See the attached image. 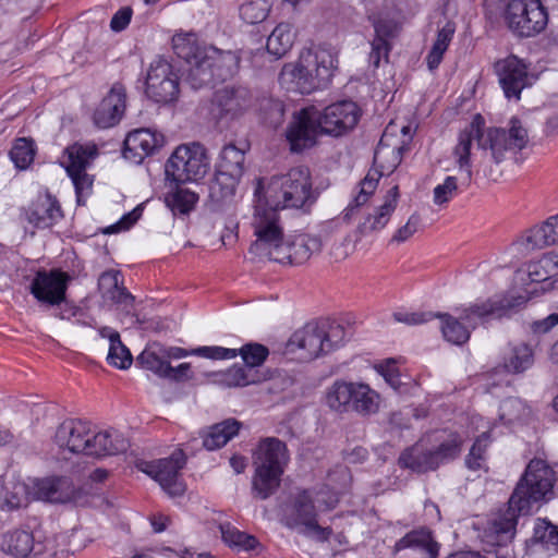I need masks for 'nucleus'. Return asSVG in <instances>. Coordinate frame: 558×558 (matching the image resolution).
I'll return each instance as SVG.
<instances>
[{
	"instance_id": "1a4fd4ad",
	"label": "nucleus",
	"mask_w": 558,
	"mask_h": 558,
	"mask_svg": "<svg viewBox=\"0 0 558 558\" xmlns=\"http://www.w3.org/2000/svg\"><path fill=\"white\" fill-rule=\"evenodd\" d=\"M380 395L364 383L336 380L326 392V403L338 412L368 416L379 411Z\"/></svg>"
},
{
	"instance_id": "ea45409f",
	"label": "nucleus",
	"mask_w": 558,
	"mask_h": 558,
	"mask_svg": "<svg viewBox=\"0 0 558 558\" xmlns=\"http://www.w3.org/2000/svg\"><path fill=\"white\" fill-rule=\"evenodd\" d=\"M375 37L371 43L372 50L369 52V63L374 68H378L381 59L388 61L391 45L389 38L392 36V31L389 25L378 22L374 25Z\"/></svg>"
},
{
	"instance_id": "c85d7f7f",
	"label": "nucleus",
	"mask_w": 558,
	"mask_h": 558,
	"mask_svg": "<svg viewBox=\"0 0 558 558\" xmlns=\"http://www.w3.org/2000/svg\"><path fill=\"white\" fill-rule=\"evenodd\" d=\"M408 548L423 551L428 558H437L439 554V544L427 527L412 530L395 544V551Z\"/></svg>"
},
{
	"instance_id": "f8f14e48",
	"label": "nucleus",
	"mask_w": 558,
	"mask_h": 558,
	"mask_svg": "<svg viewBox=\"0 0 558 558\" xmlns=\"http://www.w3.org/2000/svg\"><path fill=\"white\" fill-rule=\"evenodd\" d=\"M505 20L514 34L531 37L546 27L548 15L541 0H510Z\"/></svg>"
},
{
	"instance_id": "ddd939ff",
	"label": "nucleus",
	"mask_w": 558,
	"mask_h": 558,
	"mask_svg": "<svg viewBox=\"0 0 558 558\" xmlns=\"http://www.w3.org/2000/svg\"><path fill=\"white\" fill-rule=\"evenodd\" d=\"M262 192L263 182L259 179L254 192L255 204L251 222L256 236V241L250 246V253L252 254L274 245V242L281 240L283 235L282 228L279 225L277 208L269 207L262 199Z\"/></svg>"
},
{
	"instance_id": "4be33fe9",
	"label": "nucleus",
	"mask_w": 558,
	"mask_h": 558,
	"mask_svg": "<svg viewBox=\"0 0 558 558\" xmlns=\"http://www.w3.org/2000/svg\"><path fill=\"white\" fill-rule=\"evenodd\" d=\"M194 355L202 356L210 360H231L240 355L244 362L245 367L256 371L269 355L267 347L251 342L246 343L240 349H228L223 347H198L193 351Z\"/></svg>"
},
{
	"instance_id": "79ce46f5",
	"label": "nucleus",
	"mask_w": 558,
	"mask_h": 558,
	"mask_svg": "<svg viewBox=\"0 0 558 558\" xmlns=\"http://www.w3.org/2000/svg\"><path fill=\"white\" fill-rule=\"evenodd\" d=\"M456 32V25L447 22L437 33L436 40L426 57L427 66L430 71L437 69L442 61L444 53L447 51Z\"/></svg>"
},
{
	"instance_id": "aec40b11",
	"label": "nucleus",
	"mask_w": 558,
	"mask_h": 558,
	"mask_svg": "<svg viewBox=\"0 0 558 558\" xmlns=\"http://www.w3.org/2000/svg\"><path fill=\"white\" fill-rule=\"evenodd\" d=\"M251 105V95L245 87H226L214 95L210 114L218 121H232L244 113Z\"/></svg>"
},
{
	"instance_id": "a19ab883",
	"label": "nucleus",
	"mask_w": 558,
	"mask_h": 558,
	"mask_svg": "<svg viewBox=\"0 0 558 558\" xmlns=\"http://www.w3.org/2000/svg\"><path fill=\"white\" fill-rule=\"evenodd\" d=\"M532 543L550 554L558 553V526L547 519H537L533 530Z\"/></svg>"
},
{
	"instance_id": "603ef678",
	"label": "nucleus",
	"mask_w": 558,
	"mask_h": 558,
	"mask_svg": "<svg viewBox=\"0 0 558 558\" xmlns=\"http://www.w3.org/2000/svg\"><path fill=\"white\" fill-rule=\"evenodd\" d=\"M10 157L16 168H28L35 157L34 142L25 137L17 138L10 150Z\"/></svg>"
},
{
	"instance_id": "8fccbe9b",
	"label": "nucleus",
	"mask_w": 558,
	"mask_h": 558,
	"mask_svg": "<svg viewBox=\"0 0 558 558\" xmlns=\"http://www.w3.org/2000/svg\"><path fill=\"white\" fill-rule=\"evenodd\" d=\"M464 439L457 432H449L440 439L439 445L434 449L440 463L453 460L461 453Z\"/></svg>"
},
{
	"instance_id": "f704fd0d",
	"label": "nucleus",
	"mask_w": 558,
	"mask_h": 558,
	"mask_svg": "<svg viewBox=\"0 0 558 558\" xmlns=\"http://www.w3.org/2000/svg\"><path fill=\"white\" fill-rule=\"evenodd\" d=\"M33 546L35 537L28 531L14 530L2 536L1 550L13 558H29Z\"/></svg>"
},
{
	"instance_id": "c756f323",
	"label": "nucleus",
	"mask_w": 558,
	"mask_h": 558,
	"mask_svg": "<svg viewBox=\"0 0 558 558\" xmlns=\"http://www.w3.org/2000/svg\"><path fill=\"white\" fill-rule=\"evenodd\" d=\"M399 464L422 473L436 470L441 463L434 450L424 449L422 445L416 444L401 453Z\"/></svg>"
},
{
	"instance_id": "37998d69",
	"label": "nucleus",
	"mask_w": 558,
	"mask_h": 558,
	"mask_svg": "<svg viewBox=\"0 0 558 558\" xmlns=\"http://www.w3.org/2000/svg\"><path fill=\"white\" fill-rule=\"evenodd\" d=\"M244 151L233 144L225 145L219 156L217 170L241 178L244 172Z\"/></svg>"
},
{
	"instance_id": "6ab92c4d",
	"label": "nucleus",
	"mask_w": 558,
	"mask_h": 558,
	"mask_svg": "<svg viewBox=\"0 0 558 558\" xmlns=\"http://www.w3.org/2000/svg\"><path fill=\"white\" fill-rule=\"evenodd\" d=\"M361 118V109L352 100H341L319 111L320 131L324 134L340 136L351 131Z\"/></svg>"
},
{
	"instance_id": "5701e85b",
	"label": "nucleus",
	"mask_w": 558,
	"mask_h": 558,
	"mask_svg": "<svg viewBox=\"0 0 558 558\" xmlns=\"http://www.w3.org/2000/svg\"><path fill=\"white\" fill-rule=\"evenodd\" d=\"M165 137L151 129H136L126 135L123 143V157L133 163H141L162 147Z\"/></svg>"
},
{
	"instance_id": "a878e982",
	"label": "nucleus",
	"mask_w": 558,
	"mask_h": 558,
	"mask_svg": "<svg viewBox=\"0 0 558 558\" xmlns=\"http://www.w3.org/2000/svg\"><path fill=\"white\" fill-rule=\"evenodd\" d=\"M26 220L38 229L50 228L62 218L58 199L49 193L38 195L25 211Z\"/></svg>"
},
{
	"instance_id": "c03bdc74",
	"label": "nucleus",
	"mask_w": 558,
	"mask_h": 558,
	"mask_svg": "<svg viewBox=\"0 0 558 558\" xmlns=\"http://www.w3.org/2000/svg\"><path fill=\"white\" fill-rule=\"evenodd\" d=\"M322 242L318 238L308 234H299L291 239L292 265L305 263L312 254L319 252Z\"/></svg>"
},
{
	"instance_id": "9d476101",
	"label": "nucleus",
	"mask_w": 558,
	"mask_h": 558,
	"mask_svg": "<svg viewBox=\"0 0 558 558\" xmlns=\"http://www.w3.org/2000/svg\"><path fill=\"white\" fill-rule=\"evenodd\" d=\"M272 185L277 192L276 207L307 211L318 197L311 171L304 166L291 168L287 173L274 178Z\"/></svg>"
},
{
	"instance_id": "3c124183",
	"label": "nucleus",
	"mask_w": 558,
	"mask_h": 558,
	"mask_svg": "<svg viewBox=\"0 0 558 558\" xmlns=\"http://www.w3.org/2000/svg\"><path fill=\"white\" fill-rule=\"evenodd\" d=\"M489 432L482 433L472 445L470 452L465 458L468 469L477 471L484 468L486 461V450L490 444Z\"/></svg>"
},
{
	"instance_id": "dca6fc26",
	"label": "nucleus",
	"mask_w": 558,
	"mask_h": 558,
	"mask_svg": "<svg viewBox=\"0 0 558 558\" xmlns=\"http://www.w3.org/2000/svg\"><path fill=\"white\" fill-rule=\"evenodd\" d=\"M71 277L60 269H40L33 278L29 292L41 304L59 306L66 299Z\"/></svg>"
},
{
	"instance_id": "b1692460",
	"label": "nucleus",
	"mask_w": 558,
	"mask_h": 558,
	"mask_svg": "<svg viewBox=\"0 0 558 558\" xmlns=\"http://www.w3.org/2000/svg\"><path fill=\"white\" fill-rule=\"evenodd\" d=\"M126 108V89L117 82L94 111V123L100 129L114 126L122 119Z\"/></svg>"
},
{
	"instance_id": "6e6d98bb",
	"label": "nucleus",
	"mask_w": 558,
	"mask_h": 558,
	"mask_svg": "<svg viewBox=\"0 0 558 558\" xmlns=\"http://www.w3.org/2000/svg\"><path fill=\"white\" fill-rule=\"evenodd\" d=\"M291 251V239L283 240L282 238L281 240L274 242V245H269V247L264 248L260 252H255L254 254L260 257H267L269 260L280 264L292 265Z\"/></svg>"
},
{
	"instance_id": "052dcab7",
	"label": "nucleus",
	"mask_w": 558,
	"mask_h": 558,
	"mask_svg": "<svg viewBox=\"0 0 558 558\" xmlns=\"http://www.w3.org/2000/svg\"><path fill=\"white\" fill-rule=\"evenodd\" d=\"M377 372L385 378L386 383L397 392L405 391V385L393 360H387L376 366Z\"/></svg>"
},
{
	"instance_id": "bb28decb",
	"label": "nucleus",
	"mask_w": 558,
	"mask_h": 558,
	"mask_svg": "<svg viewBox=\"0 0 558 558\" xmlns=\"http://www.w3.org/2000/svg\"><path fill=\"white\" fill-rule=\"evenodd\" d=\"M98 290L105 301L124 310L133 307L134 296L123 287V277L119 270L104 271L98 279Z\"/></svg>"
},
{
	"instance_id": "69168bd1",
	"label": "nucleus",
	"mask_w": 558,
	"mask_h": 558,
	"mask_svg": "<svg viewBox=\"0 0 558 558\" xmlns=\"http://www.w3.org/2000/svg\"><path fill=\"white\" fill-rule=\"evenodd\" d=\"M34 549L29 558H60L56 549V541L52 538H46L44 541H36Z\"/></svg>"
},
{
	"instance_id": "0eeeda50",
	"label": "nucleus",
	"mask_w": 558,
	"mask_h": 558,
	"mask_svg": "<svg viewBox=\"0 0 558 558\" xmlns=\"http://www.w3.org/2000/svg\"><path fill=\"white\" fill-rule=\"evenodd\" d=\"M278 519L284 527L319 542H327L332 534L331 527L318 523L314 489L311 488L299 489L281 502L278 506Z\"/></svg>"
},
{
	"instance_id": "5fc2aeb1",
	"label": "nucleus",
	"mask_w": 558,
	"mask_h": 558,
	"mask_svg": "<svg viewBox=\"0 0 558 558\" xmlns=\"http://www.w3.org/2000/svg\"><path fill=\"white\" fill-rule=\"evenodd\" d=\"M269 10L266 0H250L240 7V16L247 24H257L266 20Z\"/></svg>"
},
{
	"instance_id": "0e129e2a",
	"label": "nucleus",
	"mask_w": 558,
	"mask_h": 558,
	"mask_svg": "<svg viewBox=\"0 0 558 558\" xmlns=\"http://www.w3.org/2000/svg\"><path fill=\"white\" fill-rule=\"evenodd\" d=\"M314 498L318 514L322 511L333 509L339 502L338 495L328 486H324L319 490L314 489Z\"/></svg>"
},
{
	"instance_id": "cd10ccee",
	"label": "nucleus",
	"mask_w": 558,
	"mask_h": 558,
	"mask_svg": "<svg viewBox=\"0 0 558 558\" xmlns=\"http://www.w3.org/2000/svg\"><path fill=\"white\" fill-rule=\"evenodd\" d=\"M291 343L304 350L310 359L327 354L325 332L322 329L320 322L308 323L302 329L295 331L291 337Z\"/></svg>"
},
{
	"instance_id": "bf43d9fd",
	"label": "nucleus",
	"mask_w": 558,
	"mask_h": 558,
	"mask_svg": "<svg viewBox=\"0 0 558 558\" xmlns=\"http://www.w3.org/2000/svg\"><path fill=\"white\" fill-rule=\"evenodd\" d=\"M260 110L264 113L265 120L271 125H279L284 117V104L280 99L272 97L265 98L260 102Z\"/></svg>"
},
{
	"instance_id": "f257e3e1",
	"label": "nucleus",
	"mask_w": 558,
	"mask_h": 558,
	"mask_svg": "<svg viewBox=\"0 0 558 558\" xmlns=\"http://www.w3.org/2000/svg\"><path fill=\"white\" fill-rule=\"evenodd\" d=\"M555 472L541 459L529 462L508 502V509L490 522V533L496 543L510 542L518 524V517L529 514L534 506L548 501L554 495Z\"/></svg>"
},
{
	"instance_id": "338daca9",
	"label": "nucleus",
	"mask_w": 558,
	"mask_h": 558,
	"mask_svg": "<svg viewBox=\"0 0 558 558\" xmlns=\"http://www.w3.org/2000/svg\"><path fill=\"white\" fill-rule=\"evenodd\" d=\"M396 322L407 325H420L427 323L434 318V314L428 312H396L393 313Z\"/></svg>"
},
{
	"instance_id": "6e6552de",
	"label": "nucleus",
	"mask_w": 558,
	"mask_h": 558,
	"mask_svg": "<svg viewBox=\"0 0 558 558\" xmlns=\"http://www.w3.org/2000/svg\"><path fill=\"white\" fill-rule=\"evenodd\" d=\"M287 446L278 438L263 439L254 452L255 473L252 489L258 498H269L280 486L281 476L288 463Z\"/></svg>"
},
{
	"instance_id": "4d7b16f0",
	"label": "nucleus",
	"mask_w": 558,
	"mask_h": 558,
	"mask_svg": "<svg viewBox=\"0 0 558 558\" xmlns=\"http://www.w3.org/2000/svg\"><path fill=\"white\" fill-rule=\"evenodd\" d=\"M136 363L143 368L151 371L160 378H165L169 361L166 357H161L158 353L153 350H144L136 359Z\"/></svg>"
},
{
	"instance_id": "2f4dec72",
	"label": "nucleus",
	"mask_w": 558,
	"mask_h": 558,
	"mask_svg": "<svg viewBox=\"0 0 558 558\" xmlns=\"http://www.w3.org/2000/svg\"><path fill=\"white\" fill-rule=\"evenodd\" d=\"M523 241L527 250L558 244V214L550 216L543 225L531 228Z\"/></svg>"
},
{
	"instance_id": "393cba45",
	"label": "nucleus",
	"mask_w": 558,
	"mask_h": 558,
	"mask_svg": "<svg viewBox=\"0 0 558 558\" xmlns=\"http://www.w3.org/2000/svg\"><path fill=\"white\" fill-rule=\"evenodd\" d=\"M399 198V187L392 186L386 194L381 205L374 207L364 215L356 228L359 238L371 236L380 232L395 213Z\"/></svg>"
},
{
	"instance_id": "49530a36",
	"label": "nucleus",
	"mask_w": 558,
	"mask_h": 558,
	"mask_svg": "<svg viewBox=\"0 0 558 558\" xmlns=\"http://www.w3.org/2000/svg\"><path fill=\"white\" fill-rule=\"evenodd\" d=\"M381 173L377 171H369L366 177L361 182V189L359 194L353 198V201L347 206L343 211V219L350 220L355 215V211L363 206L369 198V196L376 190L379 177Z\"/></svg>"
},
{
	"instance_id": "20e7f679",
	"label": "nucleus",
	"mask_w": 558,
	"mask_h": 558,
	"mask_svg": "<svg viewBox=\"0 0 558 558\" xmlns=\"http://www.w3.org/2000/svg\"><path fill=\"white\" fill-rule=\"evenodd\" d=\"M54 441L72 453L101 458L125 452L129 440L117 429L93 432L87 421L66 420L58 427Z\"/></svg>"
},
{
	"instance_id": "473e14b6",
	"label": "nucleus",
	"mask_w": 558,
	"mask_h": 558,
	"mask_svg": "<svg viewBox=\"0 0 558 558\" xmlns=\"http://www.w3.org/2000/svg\"><path fill=\"white\" fill-rule=\"evenodd\" d=\"M241 425L235 418H228L210 426L201 434L204 448L213 451L223 447L239 433Z\"/></svg>"
},
{
	"instance_id": "864d4df0",
	"label": "nucleus",
	"mask_w": 558,
	"mask_h": 558,
	"mask_svg": "<svg viewBox=\"0 0 558 558\" xmlns=\"http://www.w3.org/2000/svg\"><path fill=\"white\" fill-rule=\"evenodd\" d=\"M529 414L526 404L519 398L505 399L499 407V418L505 424H512Z\"/></svg>"
},
{
	"instance_id": "7c9ffc66",
	"label": "nucleus",
	"mask_w": 558,
	"mask_h": 558,
	"mask_svg": "<svg viewBox=\"0 0 558 558\" xmlns=\"http://www.w3.org/2000/svg\"><path fill=\"white\" fill-rule=\"evenodd\" d=\"M241 178L216 170L213 179L207 184L208 198L216 207H220L234 196L235 189Z\"/></svg>"
},
{
	"instance_id": "58836bf2",
	"label": "nucleus",
	"mask_w": 558,
	"mask_h": 558,
	"mask_svg": "<svg viewBox=\"0 0 558 558\" xmlns=\"http://www.w3.org/2000/svg\"><path fill=\"white\" fill-rule=\"evenodd\" d=\"M295 33L291 24H278L267 38V52L276 59L283 57L293 46Z\"/></svg>"
},
{
	"instance_id": "774afa93",
	"label": "nucleus",
	"mask_w": 558,
	"mask_h": 558,
	"mask_svg": "<svg viewBox=\"0 0 558 558\" xmlns=\"http://www.w3.org/2000/svg\"><path fill=\"white\" fill-rule=\"evenodd\" d=\"M418 223H420V218L415 215H412L409 218L408 222L396 231L391 241H395L398 243L407 241L409 238H411L416 232Z\"/></svg>"
},
{
	"instance_id": "423d86ee",
	"label": "nucleus",
	"mask_w": 558,
	"mask_h": 558,
	"mask_svg": "<svg viewBox=\"0 0 558 558\" xmlns=\"http://www.w3.org/2000/svg\"><path fill=\"white\" fill-rule=\"evenodd\" d=\"M513 307L512 300L506 296H494L458 310V317L448 313H437L434 314V318L441 320L440 329L445 340L462 345L470 339L471 329H474L478 323L508 316Z\"/></svg>"
},
{
	"instance_id": "7ed1b4c3",
	"label": "nucleus",
	"mask_w": 558,
	"mask_h": 558,
	"mask_svg": "<svg viewBox=\"0 0 558 558\" xmlns=\"http://www.w3.org/2000/svg\"><path fill=\"white\" fill-rule=\"evenodd\" d=\"M172 48L178 58L185 61L184 81L193 88L214 86L233 76L239 58L231 51L214 47H199L194 34H177Z\"/></svg>"
},
{
	"instance_id": "412c9836",
	"label": "nucleus",
	"mask_w": 558,
	"mask_h": 558,
	"mask_svg": "<svg viewBox=\"0 0 558 558\" xmlns=\"http://www.w3.org/2000/svg\"><path fill=\"white\" fill-rule=\"evenodd\" d=\"M36 499L56 504L76 502L83 496L81 487L74 485L69 476L37 478L33 483Z\"/></svg>"
},
{
	"instance_id": "72a5a7b5",
	"label": "nucleus",
	"mask_w": 558,
	"mask_h": 558,
	"mask_svg": "<svg viewBox=\"0 0 558 558\" xmlns=\"http://www.w3.org/2000/svg\"><path fill=\"white\" fill-rule=\"evenodd\" d=\"M214 381L225 387H245L265 379L258 371H252L243 365L234 364L223 372L214 374Z\"/></svg>"
},
{
	"instance_id": "13d9d810",
	"label": "nucleus",
	"mask_w": 558,
	"mask_h": 558,
	"mask_svg": "<svg viewBox=\"0 0 558 558\" xmlns=\"http://www.w3.org/2000/svg\"><path fill=\"white\" fill-rule=\"evenodd\" d=\"M320 325L325 332V347L327 349V353L343 345L347 332L342 325L330 323L328 320H322Z\"/></svg>"
},
{
	"instance_id": "4468645a",
	"label": "nucleus",
	"mask_w": 558,
	"mask_h": 558,
	"mask_svg": "<svg viewBox=\"0 0 558 558\" xmlns=\"http://www.w3.org/2000/svg\"><path fill=\"white\" fill-rule=\"evenodd\" d=\"M494 72L507 99L520 100L523 89L531 87L536 77L530 72L529 64L517 57L509 54L494 63Z\"/></svg>"
},
{
	"instance_id": "f3484780",
	"label": "nucleus",
	"mask_w": 558,
	"mask_h": 558,
	"mask_svg": "<svg viewBox=\"0 0 558 558\" xmlns=\"http://www.w3.org/2000/svg\"><path fill=\"white\" fill-rule=\"evenodd\" d=\"M185 463L184 452L175 450L170 457L149 463L145 472L158 482L169 496H182L185 492V484L181 478L180 471Z\"/></svg>"
},
{
	"instance_id": "a18cd8bd",
	"label": "nucleus",
	"mask_w": 558,
	"mask_h": 558,
	"mask_svg": "<svg viewBox=\"0 0 558 558\" xmlns=\"http://www.w3.org/2000/svg\"><path fill=\"white\" fill-rule=\"evenodd\" d=\"M220 531L222 541L231 548L248 551L259 546L255 536L238 530L230 523L221 524Z\"/></svg>"
},
{
	"instance_id": "a211bd4d",
	"label": "nucleus",
	"mask_w": 558,
	"mask_h": 558,
	"mask_svg": "<svg viewBox=\"0 0 558 558\" xmlns=\"http://www.w3.org/2000/svg\"><path fill=\"white\" fill-rule=\"evenodd\" d=\"M320 131L319 110L314 106L301 109L293 116L287 140L293 153H301L316 144Z\"/></svg>"
},
{
	"instance_id": "680f3d73",
	"label": "nucleus",
	"mask_w": 558,
	"mask_h": 558,
	"mask_svg": "<svg viewBox=\"0 0 558 558\" xmlns=\"http://www.w3.org/2000/svg\"><path fill=\"white\" fill-rule=\"evenodd\" d=\"M461 183H458V178L449 175L445 179L444 183L438 184L434 189V202L437 205H442L452 199L457 194ZM466 187L465 185H463Z\"/></svg>"
},
{
	"instance_id": "f03ea898",
	"label": "nucleus",
	"mask_w": 558,
	"mask_h": 558,
	"mask_svg": "<svg viewBox=\"0 0 558 558\" xmlns=\"http://www.w3.org/2000/svg\"><path fill=\"white\" fill-rule=\"evenodd\" d=\"M483 124L482 116L476 114L472 123L459 134L458 144L454 147V156L462 173L461 185L469 186L471 182L470 153L474 138L477 140L480 148L490 153V157L496 163L504 161L508 153L517 154L522 150L529 143L527 130L517 117L510 119L508 130L504 128H488L482 131L481 126Z\"/></svg>"
},
{
	"instance_id": "09e8293b",
	"label": "nucleus",
	"mask_w": 558,
	"mask_h": 558,
	"mask_svg": "<svg viewBox=\"0 0 558 558\" xmlns=\"http://www.w3.org/2000/svg\"><path fill=\"white\" fill-rule=\"evenodd\" d=\"M198 195L189 189L178 187L166 197L167 206L174 215H186L195 207Z\"/></svg>"
},
{
	"instance_id": "de8ad7c7",
	"label": "nucleus",
	"mask_w": 558,
	"mask_h": 558,
	"mask_svg": "<svg viewBox=\"0 0 558 558\" xmlns=\"http://www.w3.org/2000/svg\"><path fill=\"white\" fill-rule=\"evenodd\" d=\"M529 278L532 282H544L558 275V255L546 254L527 267Z\"/></svg>"
},
{
	"instance_id": "e433bc0d",
	"label": "nucleus",
	"mask_w": 558,
	"mask_h": 558,
	"mask_svg": "<svg viewBox=\"0 0 558 558\" xmlns=\"http://www.w3.org/2000/svg\"><path fill=\"white\" fill-rule=\"evenodd\" d=\"M534 363L532 348L524 343L510 347L509 352L504 356L502 366L510 374H521L529 369Z\"/></svg>"
},
{
	"instance_id": "9b49d317",
	"label": "nucleus",
	"mask_w": 558,
	"mask_h": 558,
	"mask_svg": "<svg viewBox=\"0 0 558 558\" xmlns=\"http://www.w3.org/2000/svg\"><path fill=\"white\" fill-rule=\"evenodd\" d=\"M166 175L175 183L197 181L207 173L209 158L199 143L180 145L166 162Z\"/></svg>"
},
{
	"instance_id": "2eb2a0df",
	"label": "nucleus",
	"mask_w": 558,
	"mask_h": 558,
	"mask_svg": "<svg viewBox=\"0 0 558 558\" xmlns=\"http://www.w3.org/2000/svg\"><path fill=\"white\" fill-rule=\"evenodd\" d=\"M179 76L173 72L171 63L163 58L155 59L146 77V95L158 104H168L179 96Z\"/></svg>"
},
{
	"instance_id": "e2e57ef3",
	"label": "nucleus",
	"mask_w": 558,
	"mask_h": 558,
	"mask_svg": "<svg viewBox=\"0 0 558 558\" xmlns=\"http://www.w3.org/2000/svg\"><path fill=\"white\" fill-rule=\"evenodd\" d=\"M66 173L74 184L77 204H84L83 197L89 193L93 186L92 178L86 171H71Z\"/></svg>"
},
{
	"instance_id": "c9c22d12",
	"label": "nucleus",
	"mask_w": 558,
	"mask_h": 558,
	"mask_svg": "<svg viewBox=\"0 0 558 558\" xmlns=\"http://www.w3.org/2000/svg\"><path fill=\"white\" fill-rule=\"evenodd\" d=\"M66 160L63 162L66 172L86 171L92 161L98 156V148L93 143H74L65 149Z\"/></svg>"
},
{
	"instance_id": "4c0bfd02",
	"label": "nucleus",
	"mask_w": 558,
	"mask_h": 558,
	"mask_svg": "<svg viewBox=\"0 0 558 558\" xmlns=\"http://www.w3.org/2000/svg\"><path fill=\"white\" fill-rule=\"evenodd\" d=\"M99 333L104 338L107 337L110 341L107 356L109 364L120 369L129 368L133 359L130 350L121 342L119 332L109 327H102Z\"/></svg>"
},
{
	"instance_id": "39448f33",
	"label": "nucleus",
	"mask_w": 558,
	"mask_h": 558,
	"mask_svg": "<svg viewBox=\"0 0 558 558\" xmlns=\"http://www.w3.org/2000/svg\"><path fill=\"white\" fill-rule=\"evenodd\" d=\"M337 64L338 53L333 47L313 45L301 52L298 64H286L280 76L294 82L301 94H311L329 84Z\"/></svg>"
}]
</instances>
